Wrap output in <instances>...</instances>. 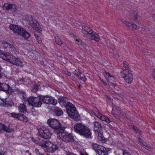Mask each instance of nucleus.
<instances>
[{"mask_svg": "<svg viewBox=\"0 0 155 155\" xmlns=\"http://www.w3.org/2000/svg\"><path fill=\"white\" fill-rule=\"evenodd\" d=\"M68 99L64 97H60L58 99V102L62 107H66L67 112L71 118L75 120L80 119L79 115L76 110V108L71 103L68 102Z\"/></svg>", "mask_w": 155, "mask_h": 155, "instance_id": "f257e3e1", "label": "nucleus"}, {"mask_svg": "<svg viewBox=\"0 0 155 155\" xmlns=\"http://www.w3.org/2000/svg\"><path fill=\"white\" fill-rule=\"evenodd\" d=\"M74 132L81 136L87 138H91V129L87 125L81 123H78L74 126Z\"/></svg>", "mask_w": 155, "mask_h": 155, "instance_id": "f03ea898", "label": "nucleus"}, {"mask_svg": "<svg viewBox=\"0 0 155 155\" xmlns=\"http://www.w3.org/2000/svg\"><path fill=\"white\" fill-rule=\"evenodd\" d=\"M48 125L54 129V133L56 135L60 132L61 130L65 129L63 125L61 124L59 121L55 119L50 118L47 121Z\"/></svg>", "mask_w": 155, "mask_h": 155, "instance_id": "7ed1b4c3", "label": "nucleus"}, {"mask_svg": "<svg viewBox=\"0 0 155 155\" xmlns=\"http://www.w3.org/2000/svg\"><path fill=\"white\" fill-rule=\"evenodd\" d=\"M10 29L15 33L23 37L25 39H27L30 38L31 35L25 29L18 25H11L9 26Z\"/></svg>", "mask_w": 155, "mask_h": 155, "instance_id": "20e7f679", "label": "nucleus"}, {"mask_svg": "<svg viewBox=\"0 0 155 155\" xmlns=\"http://www.w3.org/2000/svg\"><path fill=\"white\" fill-rule=\"evenodd\" d=\"M31 140L35 143L41 146L46 152L52 143L49 141L41 140L39 137H32Z\"/></svg>", "mask_w": 155, "mask_h": 155, "instance_id": "39448f33", "label": "nucleus"}, {"mask_svg": "<svg viewBox=\"0 0 155 155\" xmlns=\"http://www.w3.org/2000/svg\"><path fill=\"white\" fill-rule=\"evenodd\" d=\"M64 129L60 130V132L56 134L58 137L60 139L65 142L73 141L74 139L71 134L65 132Z\"/></svg>", "mask_w": 155, "mask_h": 155, "instance_id": "423d86ee", "label": "nucleus"}, {"mask_svg": "<svg viewBox=\"0 0 155 155\" xmlns=\"http://www.w3.org/2000/svg\"><path fill=\"white\" fill-rule=\"evenodd\" d=\"M120 75L128 84H131L133 80V76L130 70H124L120 72Z\"/></svg>", "mask_w": 155, "mask_h": 155, "instance_id": "0eeeda50", "label": "nucleus"}, {"mask_svg": "<svg viewBox=\"0 0 155 155\" xmlns=\"http://www.w3.org/2000/svg\"><path fill=\"white\" fill-rule=\"evenodd\" d=\"M28 101L30 105L36 107H40L42 104L41 96L38 97H30L28 99Z\"/></svg>", "mask_w": 155, "mask_h": 155, "instance_id": "6e6552de", "label": "nucleus"}, {"mask_svg": "<svg viewBox=\"0 0 155 155\" xmlns=\"http://www.w3.org/2000/svg\"><path fill=\"white\" fill-rule=\"evenodd\" d=\"M39 135L45 139H48L50 138L52 135L49 130L45 129L44 130L41 128L38 129Z\"/></svg>", "mask_w": 155, "mask_h": 155, "instance_id": "1a4fd4ad", "label": "nucleus"}, {"mask_svg": "<svg viewBox=\"0 0 155 155\" xmlns=\"http://www.w3.org/2000/svg\"><path fill=\"white\" fill-rule=\"evenodd\" d=\"M25 18L28 24L34 29L38 30V28L37 26V21L33 19L31 15H27L25 16Z\"/></svg>", "mask_w": 155, "mask_h": 155, "instance_id": "9d476101", "label": "nucleus"}, {"mask_svg": "<svg viewBox=\"0 0 155 155\" xmlns=\"http://www.w3.org/2000/svg\"><path fill=\"white\" fill-rule=\"evenodd\" d=\"M0 91L5 92L7 94H10L13 92V90L9 85L5 83H0Z\"/></svg>", "mask_w": 155, "mask_h": 155, "instance_id": "9b49d317", "label": "nucleus"}, {"mask_svg": "<svg viewBox=\"0 0 155 155\" xmlns=\"http://www.w3.org/2000/svg\"><path fill=\"white\" fill-rule=\"evenodd\" d=\"M9 58L8 62H9L11 64L17 66H21V61L20 59L12 55L11 54Z\"/></svg>", "mask_w": 155, "mask_h": 155, "instance_id": "f8f14e48", "label": "nucleus"}, {"mask_svg": "<svg viewBox=\"0 0 155 155\" xmlns=\"http://www.w3.org/2000/svg\"><path fill=\"white\" fill-rule=\"evenodd\" d=\"M82 32L86 37L88 38L93 31L91 29L87 26L82 25Z\"/></svg>", "mask_w": 155, "mask_h": 155, "instance_id": "ddd939ff", "label": "nucleus"}, {"mask_svg": "<svg viewBox=\"0 0 155 155\" xmlns=\"http://www.w3.org/2000/svg\"><path fill=\"white\" fill-rule=\"evenodd\" d=\"M104 74L109 84L114 85L115 79L114 77L110 75L109 73L106 72L104 73Z\"/></svg>", "mask_w": 155, "mask_h": 155, "instance_id": "4468645a", "label": "nucleus"}, {"mask_svg": "<svg viewBox=\"0 0 155 155\" xmlns=\"http://www.w3.org/2000/svg\"><path fill=\"white\" fill-rule=\"evenodd\" d=\"M107 150L108 149L101 146L98 150L96 151V153L99 155H107L108 153Z\"/></svg>", "mask_w": 155, "mask_h": 155, "instance_id": "2eb2a0df", "label": "nucleus"}, {"mask_svg": "<svg viewBox=\"0 0 155 155\" xmlns=\"http://www.w3.org/2000/svg\"><path fill=\"white\" fill-rule=\"evenodd\" d=\"M10 54L0 50V58H2L4 60L7 61Z\"/></svg>", "mask_w": 155, "mask_h": 155, "instance_id": "dca6fc26", "label": "nucleus"}, {"mask_svg": "<svg viewBox=\"0 0 155 155\" xmlns=\"http://www.w3.org/2000/svg\"><path fill=\"white\" fill-rule=\"evenodd\" d=\"M94 129L97 133V131H102V127L101 124L98 122L95 121L94 123Z\"/></svg>", "mask_w": 155, "mask_h": 155, "instance_id": "f3484780", "label": "nucleus"}, {"mask_svg": "<svg viewBox=\"0 0 155 155\" xmlns=\"http://www.w3.org/2000/svg\"><path fill=\"white\" fill-rule=\"evenodd\" d=\"M12 130H13V129H11L8 127L5 126L4 124L0 123V132H3L5 131L8 133H10Z\"/></svg>", "mask_w": 155, "mask_h": 155, "instance_id": "a211bd4d", "label": "nucleus"}, {"mask_svg": "<svg viewBox=\"0 0 155 155\" xmlns=\"http://www.w3.org/2000/svg\"><path fill=\"white\" fill-rule=\"evenodd\" d=\"M16 91L21 98H22L24 101L27 100L28 101V98L26 97L25 93L24 91L18 89H16Z\"/></svg>", "mask_w": 155, "mask_h": 155, "instance_id": "6ab92c4d", "label": "nucleus"}, {"mask_svg": "<svg viewBox=\"0 0 155 155\" xmlns=\"http://www.w3.org/2000/svg\"><path fill=\"white\" fill-rule=\"evenodd\" d=\"M88 38H90L92 40H94L96 41H98L100 40V37L98 35L94 32L93 31V33H91V35Z\"/></svg>", "mask_w": 155, "mask_h": 155, "instance_id": "aec40b11", "label": "nucleus"}, {"mask_svg": "<svg viewBox=\"0 0 155 155\" xmlns=\"http://www.w3.org/2000/svg\"><path fill=\"white\" fill-rule=\"evenodd\" d=\"M53 111L54 114L57 116H60L63 114V111L62 110L58 107H55Z\"/></svg>", "mask_w": 155, "mask_h": 155, "instance_id": "412c9836", "label": "nucleus"}, {"mask_svg": "<svg viewBox=\"0 0 155 155\" xmlns=\"http://www.w3.org/2000/svg\"><path fill=\"white\" fill-rule=\"evenodd\" d=\"M58 149V147L56 144L52 143L51 146L49 147L47 152L48 153H54Z\"/></svg>", "mask_w": 155, "mask_h": 155, "instance_id": "4be33fe9", "label": "nucleus"}, {"mask_svg": "<svg viewBox=\"0 0 155 155\" xmlns=\"http://www.w3.org/2000/svg\"><path fill=\"white\" fill-rule=\"evenodd\" d=\"M41 97L42 102L47 104H49L50 97L48 96L41 95Z\"/></svg>", "mask_w": 155, "mask_h": 155, "instance_id": "5701e85b", "label": "nucleus"}, {"mask_svg": "<svg viewBox=\"0 0 155 155\" xmlns=\"http://www.w3.org/2000/svg\"><path fill=\"white\" fill-rule=\"evenodd\" d=\"M128 28L131 30H134L137 28V25L132 22L127 21L126 25Z\"/></svg>", "mask_w": 155, "mask_h": 155, "instance_id": "b1692460", "label": "nucleus"}, {"mask_svg": "<svg viewBox=\"0 0 155 155\" xmlns=\"http://www.w3.org/2000/svg\"><path fill=\"white\" fill-rule=\"evenodd\" d=\"M18 119L21 121H23L25 122H27L28 119L25 115L22 114H19Z\"/></svg>", "mask_w": 155, "mask_h": 155, "instance_id": "393cba45", "label": "nucleus"}, {"mask_svg": "<svg viewBox=\"0 0 155 155\" xmlns=\"http://www.w3.org/2000/svg\"><path fill=\"white\" fill-rule=\"evenodd\" d=\"M97 134L98 135V138L99 140L102 141V142H105V139L104 136L102 135V131H97Z\"/></svg>", "mask_w": 155, "mask_h": 155, "instance_id": "a878e982", "label": "nucleus"}, {"mask_svg": "<svg viewBox=\"0 0 155 155\" xmlns=\"http://www.w3.org/2000/svg\"><path fill=\"white\" fill-rule=\"evenodd\" d=\"M18 110L20 112H24L25 111L28 112V110L26 109L25 106L23 104H20L18 107Z\"/></svg>", "mask_w": 155, "mask_h": 155, "instance_id": "bb28decb", "label": "nucleus"}, {"mask_svg": "<svg viewBox=\"0 0 155 155\" xmlns=\"http://www.w3.org/2000/svg\"><path fill=\"white\" fill-rule=\"evenodd\" d=\"M130 15L132 17V18H133L134 20H137L138 19L139 16L137 12L134 11H132L130 13Z\"/></svg>", "mask_w": 155, "mask_h": 155, "instance_id": "cd10ccee", "label": "nucleus"}, {"mask_svg": "<svg viewBox=\"0 0 155 155\" xmlns=\"http://www.w3.org/2000/svg\"><path fill=\"white\" fill-rule=\"evenodd\" d=\"M91 146L92 148L96 152L102 146H101L97 143H92L91 144Z\"/></svg>", "mask_w": 155, "mask_h": 155, "instance_id": "c85d7f7f", "label": "nucleus"}, {"mask_svg": "<svg viewBox=\"0 0 155 155\" xmlns=\"http://www.w3.org/2000/svg\"><path fill=\"white\" fill-rule=\"evenodd\" d=\"M13 6L15 7V5H13L8 3H5L4 4V7L7 10H9L12 8V7Z\"/></svg>", "mask_w": 155, "mask_h": 155, "instance_id": "c756f323", "label": "nucleus"}, {"mask_svg": "<svg viewBox=\"0 0 155 155\" xmlns=\"http://www.w3.org/2000/svg\"><path fill=\"white\" fill-rule=\"evenodd\" d=\"M137 141L139 143L141 146L147 148L148 147V146L147 145L146 143L144 142L140 138L138 139Z\"/></svg>", "mask_w": 155, "mask_h": 155, "instance_id": "7c9ffc66", "label": "nucleus"}, {"mask_svg": "<svg viewBox=\"0 0 155 155\" xmlns=\"http://www.w3.org/2000/svg\"><path fill=\"white\" fill-rule=\"evenodd\" d=\"M49 104H51L53 105H55L57 103V101L54 98L50 96Z\"/></svg>", "mask_w": 155, "mask_h": 155, "instance_id": "2f4dec72", "label": "nucleus"}, {"mask_svg": "<svg viewBox=\"0 0 155 155\" xmlns=\"http://www.w3.org/2000/svg\"><path fill=\"white\" fill-rule=\"evenodd\" d=\"M55 40L56 43L59 45H61L63 43V42L57 36L55 37Z\"/></svg>", "mask_w": 155, "mask_h": 155, "instance_id": "473e14b6", "label": "nucleus"}, {"mask_svg": "<svg viewBox=\"0 0 155 155\" xmlns=\"http://www.w3.org/2000/svg\"><path fill=\"white\" fill-rule=\"evenodd\" d=\"M2 46L4 48H9L10 47L11 44L6 42H4L2 44Z\"/></svg>", "mask_w": 155, "mask_h": 155, "instance_id": "72a5a7b5", "label": "nucleus"}, {"mask_svg": "<svg viewBox=\"0 0 155 155\" xmlns=\"http://www.w3.org/2000/svg\"><path fill=\"white\" fill-rule=\"evenodd\" d=\"M124 66L122 67L123 71L124 70H126L127 69L128 70H130L129 68V65L128 63H127L126 61H124L123 62Z\"/></svg>", "mask_w": 155, "mask_h": 155, "instance_id": "f704fd0d", "label": "nucleus"}, {"mask_svg": "<svg viewBox=\"0 0 155 155\" xmlns=\"http://www.w3.org/2000/svg\"><path fill=\"white\" fill-rule=\"evenodd\" d=\"M79 77L78 78H79L82 81H86L87 79L85 75L81 72H79Z\"/></svg>", "mask_w": 155, "mask_h": 155, "instance_id": "c9c22d12", "label": "nucleus"}, {"mask_svg": "<svg viewBox=\"0 0 155 155\" xmlns=\"http://www.w3.org/2000/svg\"><path fill=\"white\" fill-rule=\"evenodd\" d=\"M29 112L34 116L37 115L38 114V111L37 110H35L33 107L31 108V110L30 111H29Z\"/></svg>", "mask_w": 155, "mask_h": 155, "instance_id": "e433bc0d", "label": "nucleus"}, {"mask_svg": "<svg viewBox=\"0 0 155 155\" xmlns=\"http://www.w3.org/2000/svg\"><path fill=\"white\" fill-rule=\"evenodd\" d=\"M7 104L6 99L0 98V105L4 106Z\"/></svg>", "mask_w": 155, "mask_h": 155, "instance_id": "4c0bfd02", "label": "nucleus"}, {"mask_svg": "<svg viewBox=\"0 0 155 155\" xmlns=\"http://www.w3.org/2000/svg\"><path fill=\"white\" fill-rule=\"evenodd\" d=\"M40 86L38 85L35 84L34 86V88L32 90V91L33 92H37L39 89V87Z\"/></svg>", "mask_w": 155, "mask_h": 155, "instance_id": "58836bf2", "label": "nucleus"}, {"mask_svg": "<svg viewBox=\"0 0 155 155\" xmlns=\"http://www.w3.org/2000/svg\"><path fill=\"white\" fill-rule=\"evenodd\" d=\"M34 35L38 42L39 44H41L42 41L41 38L38 35H37L36 34H35Z\"/></svg>", "mask_w": 155, "mask_h": 155, "instance_id": "ea45409f", "label": "nucleus"}, {"mask_svg": "<svg viewBox=\"0 0 155 155\" xmlns=\"http://www.w3.org/2000/svg\"><path fill=\"white\" fill-rule=\"evenodd\" d=\"M10 46H11L9 48L11 49L10 50L11 51L14 52L15 54H17L18 52L12 44L11 45H10Z\"/></svg>", "mask_w": 155, "mask_h": 155, "instance_id": "a19ab883", "label": "nucleus"}, {"mask_svg": "<svg viewBox=\"0 0 155 155\" xmlns=\"http://www.w3.org/2000/svg\"><path fill=\"white\" fill-rule=\"evenodd\" d=\"M133 128L134 130L136 132L139 133L140 134H142V131L139 129H138V128L137 127L134 126L133 127Z\"/></svg>", "mask_w": 155, "mask_h": 155, "instance_id": "79ce46f5", "label": "nucleus"}, {"mask_svg": "<svg viewBox=\"0 0 155 155\" xmlns=\"http://www.w3.org/2000/svg\"><path fill=\"white\" fill-rule=\"evenodd\" d=\"M19 114V113H10V114L13 118H18Z\"/></svg>", "mask_w": 155, "mask_h": 155, "instance_id": "37998d69", "label": "nucleus"}, {"mask_svg": "<svg viewBox=\"0 0 155 155\" xmlns=\"http://www.w3.org/2000/svg\"><path fill=\"white\" fill-rule=\"evenodd\" d=\"M97 117L103 121H105L107 117L104 115H102L101 114L98 115Z\"/></svg>", "mask_w": 155, "mask_h": 155, "instance_id": "c03bdc74", "label": "nucleus"}, {"mask_svg": "<svg viewBox=\"0 0 155 155\" xmlns=\"http://www.w3.org/2000/svg\"><path fill=\"white\" fill-rule=\"evenodd\" d=\"M79 72H80L79 71V70H75L73 72V74L77 77H79Z\"/></svg>", "mask_w": 155, "mask_h": 155, "instance_id": "a18cd8bd", "label": "nucleus"}, {"mask_svg": "<svg viewBox=\"0 0 155 155\" xmlns=\"http://www.w3.org/2000/svg\"><path fill=\"white\" fill-rule=\"evenodd\" d=\"M123 155H131L129 152L127 150H123Z\"/></svg>", "mask_w": 155, "mask_h": 155, "instance_id": "49530a36", "label": "nucleus"}, {"mask_svg": "<svg viewBox=\"0 0 155 155\" xmlns=\"http://www.w3.org/2000/svg\"><path fill=\"white\" fill-rule=\"evenodd\" d=\"M35 151L37 155H41V154L39 152V150L38 149L35 148Z\"/></svg>", "mask_w": 155, "mask_h": 155, "instance_id": "de8ad7c7", "label": "nucleus"}, {"mask_svg": "<svg viewBox=\"0 0 155 155\" xmlns=\"http://www.w3.org/2000/svg\"><path fill=\"white\" fill-rule=\"evenodd\" d=\"M120 21L121 22H122L125 25H126V24H127V21H125V20L124 19H120Z\"/></svg>", "mask_w": 155, "mask_h": 155, "instance_id": "09e8293b", "label": "nucleus"}, {"mask_svg": "<svg viewBox=\"0 0 155 155\" xmlns=\"http://www.w3.org/2000/svg\"><path fill=\"white\" fill-rule=\"evenodd\" d=\"M81 41V40L79 39V40L76 39V44L78 45H79L80 44V42Z\"/></svg>", "mask_w": 155, "mask_h": 155, "instance_id": "8fccbe9b", "label": "nucleus"}, {"mask_svg": "<svg viewBox=\"0 0 155 155\" xmlns=\"http://www.w3.org/2000/svg\"><path fill=\"white\" fill-rule=\"evenodd\" d=\"M105 121L108 123H110V120L109 119H108L107 117Z\"/></svg>", "mask_w": 155, "mask_h": 155, "instance_id": "3c124183", "label": "nucleus"}, {"mask_svg": "<svg viewBox=\"0 0 155 155\" xmlns=\"http://www.w3.org/2000/svg\"><path fill=\"white\" fill-rule=\"evenodd\" d=\"M0 151H2V153L1 155H6V153L5 152H3V151H2V150H0Z\"/></svg>", "mask_w": 155, "mask_h": 155, "instance_id": "603ef678", "label": "nucleus"}, {"mask_svg": "<svg viewBox=\"0 0 155 155\" xmlns=\"http://www.w3.org/2000/svg\"><path fill=\"white\" fill-rule=\"evenodd\" d=\"M125 42V41L124 40H121L120 42L121 43H122L123 44Z\"/></svg>", "mask_w": 155, "mask_h": 155, "instance_id": "864d4df0", "label": "nucleus"}, {"mask_svg": "<svg viewBox=\"0 0 155 155\" xmlns=\"http://www.w3.org/2000/svg\"><path fill=\"white\" fill-rule=\"evenodd\" d=\"M67 74L68 75V76H71V73L69 72H68V74Z\"/></svg>", "mask_w": 155, "mask_h": 155, "instance_id": "5fc2aeb1", "label": "nucleus"}, {"mask_svg": "<svg viewBox=\"0 0 155 155\" xmlns=\"http://www.w3.org/2000/svg\"><path fill=\"white\" fill-rule=\"evenodd\" d=\"M2 153V151H0V155H1Z\"/></svg>", "mask_w": 155, "mask_h": 155, "instance_id": "6e6d98bb", "label": "nucleus"}, {"mask_svg": "<svg viewBox=\"0 0 155 155\" xmlns=\"http://www.w3.org/2000/svg\"><path fill=\"white\" fill-rule=\"evenodd\" d=\"M26 152H27V153H28L29 152V150H27V151H26Z\"/></svg>", "mask_w": 155, "mask_h": 155, "instance_id": "4d7b16f0", "label": "nucleus"}, {"mask_svg": "<svg viewBox=\"0 0 155 155\" xmlns=\"http://www.w3.org/2000/svg\"><path fill=\"white\" fill-rule=\"evenodd\" d=\"M1 77H2V75L1 74V73L0 72V78H1Z\"/></svg>", "mask_w": 155, "mask_h": 155, "instance_id": "13d9d810", "label": "nucleus"}, {"mask_svg": "<svg viewBox=\"0 0 155 155\" xmlns=\"http://www.w3.org/2000/svg\"><path fill=\"white\" fill-rule=\"evenodd\" d=\"M78 87H79V89H80V88H81L80 85H79V86H78Z\"/></svg>", "mask_w": 155, "mask_h": 155, "instance_id": "bf43d9fd", "label": "nucleus"}, {"mask_svg": "<svg viewBox=\"0 0 155 155\" xmlns=\"http://www.w3.org/2000/svg\"><path fill=\"white\" fill-rule=\"evenodd\" d=\"M39 30H40V31H39V32H40V31H41V30H40V29H39Z\"/></svg>", "mask_w": 155, "mask_h": 155, "instance_id": "052dcab7", "label": "nucleus"}, {"mask_svg": "<svg viewBox=\"0 0 155 155\" xmlns=\"http://www.w3.org/2000/svg\"><path fill=\"white\" fill-rule=\"evenodd\" d=\"M95 133H97L96 131H95Z\"/></svg>", "mask_w": 155, "mask_h": 155, "instance_id": "680f3d73", "label": "nucleus"}]
</instances>
